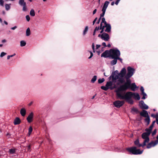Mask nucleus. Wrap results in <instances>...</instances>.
Masks as SVG:
<instances>
[{
    "label": "nucleus",
    "mask_w": 158,
    "mask_h": 158,
    "mask_svg": "<svg viewBox=\"0 0 158 158\" xmlns=\"http://www.w3.org/2000/svg\"><path fill=\"white\" fill-rule=\"evenodd\" d=\"M140 114L141 116L145 118L149 116L148 112L145 110H143L140 113Z\"/></svg>",
    "instance_id": "nucleus-15"
},
{
    "label": "nucleus",
    "mask_w": 158,
    "mask_h": 158,
    "mask_svg": "<svg viewBox=\"0 0 158 158\" xmlns=\"http://www.w3.org/2000/svg\"><path fill=\"white\" fill-rule=\"evenodd\" d=\"M127 150L134 155L141 154L143 151V150L141 151L139 149H137L136 147L135 146L127 148Z\"/></svg>",
    "instance_id": "nucleus-6"
},
{
    "label": "nucleus",
    "mask_w": 158,
    "mask_h": 158,
    "mask_svg": "<svg viewBox=\"0 0 158 158\" xmlns=\"http://www.w3.org/2000/svg\"><path fill=\"white\" fill-rule=\"evenodd\" d=\"M17 28V27L16 26H15L13 27H12L11 28V29L12 30H14L15 29H16Z\"/></svg>",
    "instance_id": "nucleus-56"
},
{
    "label": "nucleus",
    "mask_w": 158,
    "mask_h": 158,
    "mask_svg": "<svg viewBox=\"0 0 158 158\" xmlns=\"http://www.w3.org/2000/svg\"><path fill=\"white\" fill-rule=\"evenodd\" d=\"M97 19V18H96L93 22V25H94Z\"/></svg>",
    "instance_id": "nucleus-52"
},
{
    "label": "nucleus",
    "mask_w": 158,
    "mask_h": 158,
    "mask_svg": "<svg viewBox=\"0 0 158 158\" xmlns=\"http://www.w3.org/2000/svg\"><path fill=\"white\" fill-rule=\"evenodd\" d=\"M26 19L27 20L28 22L30 21V18L29 15H27L26 16Z\"/></svg>",
    "instance_id": "nucleus-43"
},
{
    "label": "nucleus",
    "mask_w": 158,
    "mask_h": 158,
    "mask_svg": "<svg viewBox=\"0 0 158 158\" xmlns=\"http://www.w3.org/2000/svg\"><path fill=\"white\" fill-rule=\"evenodd\" d=\"M88 30V27L86 26L85 27L83 33V35L84 36L86 34Z\"/></svg>",
    "instance_id": "nucleus-26"
},
{
    "label": "nucleus",
    "mask_w": 158,
    "mask_h": 158,
    "mask_svg": "<svg viewBox=\"0 0 158 158\" xmlns=\"http://www.w3.org/2000/svg\"><path fill=\"white\" fill-rule=\"evenodd\" d=\"M97 79V76L95 75L94 76L91 80V82L92 83H94L96 80Z\"/></svg>",
    "instance_id": "nucleus-29"
},
{
    "label": "nucleus",
    "mask_w": 158,
    "mask_h": 158,
    "mask_svg": "<svg viewBox=\"0 0 158 158\" xmlns=\"http://www.w3.org/2000/svg\"><path fill=\"white\" fill-rule=\"evenodd\" d=\"M131 112L133 114H137L140 113L139 111L137 108L134 107H133L131 108Z\"/></svg>",
    "instance_id": "nucleus-18"
},
{
    "label": "nucleus",
    "mask_w": 158,
    "mask_h": 158,
    "mask_svg": "<svg viewBox=\"0 0 158 158\" xmlns=\"http://www.w3.org/2000/svg\"><path fill=\"white\" fill-rule=\"evenodd\" d=\"M118 96L122 100H125L128 103L131 104H133V101L132 99V98L133 97L135 99L139 100L140 97L138 93H132L131 92H127L126 93L124 96L118 93Z\"/></svg>",
    "instance_id": "nucleus-2"
},
{
    "label": "nucleus",
    "mask_w": 158,
    "mask_h": 158,
    "mask_svg": "<svg viewBox=\"0 0 158 158\" xmlns=\"http://www.w3.org/2000/svg\"><path fill=\"white\" fill-rule=\"evenodd\" d=\"M137 88V87L135 83H132L130 87V88H131L132 90L133 91H135Z\"/></svg>",
    "instance_id": "nucleus-21"
},
{
    "label": "nucleus",
    "mask_w": 158,
    "mask_h": 158,
    "mask_svg": "<svg viewBox=\"0 0 158 158\" xmlns=\"http://www.w3.org/2000/svg\"><path fill=\"white\" fill-rule=\"evenodd\" d=\"M33 102H31L29 103L28 104V105L29 106H31L33 103Z\"/></svg>",
    "instance_id": "nucleus-62"
},
{
    "label": "nucleus",
    "mask_w": 158,
    "mask_h": 158,
    "mask_svg": "<svg viewBox=\"0 0 158 158\" xmlns=\"http://www.w3.org/2000/svg\"><path fill=\"white\" fill-rule=\"evenodd\" d=\"M118 76L115 75L114 73H112L111 75L108 78L109 80L111 81L107 82L105 86H102L101 89L105 91H107L109 89L112 90L117 88V87L124 83V79H118Z\"/></svg>",
    "instance_id": "nucleus-1"
},
{
    "label": "nucleus",
    "mask_w": 158,
    "mask_h": 158,
    "mask_svg": "<svg viewBox=\"0 0 158 158\" xmlns=\"http://www.w3.org/2000/svg\"><path fill=\"white\" fill-rule=\"evenodd\" d=\"M126 69L124 68L122 69L120 72L118 73V70L115 71L113 73H114L115 75L118 76V79L122 78L124 79L123 77H124L126 74Z\"/></svg>",
    "instance_id": "nucleus-8"
},
{
    "label": "nucleus",
    "mask_w": 158,
    "mask_h": 158,
    "mask_svg": "<svg viewBox=\"0 0 158 158\" xmlns=\"http://www.w3.org/2000/svg\"><path fill=\"white\" fill-rule=\"evenodd\" d=\"M92 49L93 50V52H95V51L94 45V43H93L92 44Z\"/></svg>",
    "instance_id": "nucleus-47"
},
{
    "label": "nucleus",
    "mask_w": 158,
    "mask_h": 158,
    "mask_svg": "<svg viewBox=\"0 0 158 158\" xmlns=\"http://www.w3.org/2000/svg\"><path fill=\"white\" fill-rule=\"evenodd\" d=\"M102 45L104 47H107V45H106V44L105 43V42H103L102 44Z\"/></svg>",
    "instance_id": "nucleus-57"
},
{
    "label": "nucleus",
    "mask_w": 158,
    "mask_h": 158,
    "mask_svg": "<svg viewBox=\"0 0 158 158\" xmlns=\"http://www.w3.org/2000/svg\"><path fill=\"white\" fill-rule=\"evenodd\" d=\"M126 79V82L125 83L130 88V86L131 85V81L130 79Z\"/></svg>",
    "instance_id": "nucleus-24"
},
{
    "label": "nucleus",
    "mask_w": 158,
    "mask_h": 158,
    "mask_svg": "<svg viewBox=\"0 0 158 158\" xmlns=\"http://www.w3.org/2000/svg\"><path fill=\"white\" fill-rule=\"evenodd\" d=\"M32 128L31 127H30L29 128L28 134L30 135L32 131Z\"/></svg>",
    "instance_id": "nucleus-36"
},
{
    "label": "nucleus",
    "mask_w": 158,
    "mask_h": 158,
    "mask_svg": "<svg viewBox=\"0 0 158 158\" xmlns=\"http://www.w3.org/2000/svg\"><path fill=\"white\" fill-rule=\"evenodd\" d=\"M113 60H111L110 62V64L111 65L113 66L116 64L117 61V59L116 58H111Z\"/></svg>",
    "instance_id": "nucleus-23"
},
{
    "label": "nucleus",
    "mask_w": 158,
    "mask_h": 158,
    "mask_svg": "<svg viewBox=\"0 0 158 158\" xmlns=\"http://www.w3.org/2000/svg\"><path fill=\"white\" fill-rule=\"evenodd\" d=\"M120 0H117L115 2V4H116V5H118Z\"/></svg>",
    "instance_id": "nucleus-58"
},
{
    "label": "nucleus",
    "mask_w": 158,
    "mask_h": 158,
    "mask_svg": "<svg viewBox=\"0 0 158 158\" xmlns=\"http://www.w3.org/2000/svg\"><path fill=\"white\" fill-rule=\"evenodd\" d=\"M110 57V55H109V52L108 51H105L101 54V57H103L105 58H107L108 57Z\"/></svg>",
    "instance_id": "nucleus-17"
},
{
    "label": "nucleus",
    "mask_w": 158,
    "mask_h": 158,
    "mask_svg": "<svg viewBox=\"0 0 158 158\" xmlns=\"http://www.w3.org/2000/svg\"><path fill=\"white\" fill-rule=\"evenodd\" d=\"M110 2L108 1H106L104 2L102 7V10H106Z\"/></svg>",
    "instance_id": "nucleus-19"
},
{
    "label": "nucleus",
    "mask_w": 158,
    "mask_h": 158,
    "mask_svg": "<svg viewBox=\"0 0 158 158\" xmlns=\"http://www.w3.org/2000/svg\"><path fill=\"white\" fill-rule=\"evenodd\" d=\"M106 11V10H103L102 9V13L100 15V17L101 18L102 17H103L105 15Z\"/></svg>",
    "instance_id": "nucleus-39"
},
{
    "label": "nucleus",
    "mask_w": 158,
    "mask_h": 158,
    "mask_svg": "<svg viewBox=\"0 0 158 158\" xmlns=\"http://www.w3.org/2000/svg\"><path fill=\"white\" fill-rule=\"evenodd\" d=\"M26 5H24L23 6V10L24 11H26L27 10V9L26 6Z\"/></svg>",
    "instance_id": "nucleus-42"
},
{
    "label": "nucleus",
    "mask_w": 158,
    "mask_h": 158,
    "mask_svg": "<svg viewBox=\"0 0 158 158\" xmlns=\"http://www.w3.org/2000/svg\"><path fill=\"white\" fill-rule=\"evenodd\" d=\"M101 17H100L99 19H98V21H97V22H96V23L97 24H98L99 23H100V22L101 20Z\"/></svg>",
    "instance_id": "nucleus-55"
},
{
    "label": "nucleus",
    "mask_w": 158,
    "mask_h": 158,
    "mask_svg": "<svg viewBox=\"0 0 158 158\" xmlns=\"http://www.w3.org/2000/svg\"><path fill=\"white\" fill-rule=\"evenodd\" d=\"M140 91L141 92V93L144 92V89L143 87V86H141L140 88Z\"/></svg>",
    "instance_id": "nucleus-46"
},
{
    "label": "nucleus",
    "mask_w": 158,
    "mask_h": 158,
    "mask_svg": "<svg viewBox=\"0 0 158 158\" xmlns=\"http://www.w3.org/2000/svg\"><path fill=\"white\" fill-rule=\"evenodd\" d=\"M101 23H104V25L107 24L106 22V21L104 17L102 19Z\"/></svg>",
    "instance_id": "nucleus-38"
},
{
    "label": "nucleus",
    "mask_w": 158,
    "mask_h": 158,
    "mask_svg": "<svg viewBox=\"0 0 158 158\" xmlns=\"http://www.w3.org/2000/svg\"><path fill=\"white\" fill-rule=\"evenodd\" d=\"M157 144V141H152L147 144V148L148 149L152 147H154Z\"/></svg>",
    "instance_id": "nucleus-11"
},
{
    "label": "nucleus",
    "mask_w": 158,
    "mask_h": 158,
    "mask_svg": "<svg viewBox=\"0 0 158 158\" xmlns=\"http://www.w3.org/2000/svg\"><path fill=\"white\" fill-rule=\"evenodd\" d=\"M145 131L146 132L143 133L141 135L142 138L144 139L143 142V146L146 145L147 143L149 142V136L152 132L148 128H146Z\"/></svg>",
    "instance_id": "nucleus-3"
},
{
    "label": "nucleus",
    "mask_w": 158,
    "mask_h": 158,
    "mask_svg": "<svg viewBox=\"0 0 158 158\" xmlns=\"http://www.w3.org/2000/svg\"><path fill=\"white\" fill-rule=\"evenodd\" d=\"M102 40L106 41H108L110 39L109 35L103 32L102 34Z\"/></svg>",
    "instance_id": "nucleus-10"
},
{
    "label": "nucleus",
    "mask_w": 158,
    "mask_h": 158,
    "mask_svg": "<svg viewBox=\"0 0 158 158\" xmlns=\"http://www.w3.org/2000/svg\"><path fill=\"white\" fill-rule=\"evenodd\" d=\"M34 114L32 112H31L28 115L27 117V122L29 123H30L32 122L33 120V117Z\"/></svg>",
    "instance_id": "nucleus-14"
},
{
    "label": "nucleus",
    "mask_w": 158,
    "mask_h": 158,
    "mask_svg": "<svg viewBox=\"0 0 158 158\" xmlns=\"http://www.w3.org/2000/svg\"><path fill=\"white\" fill-rule=\"evenodd\" d=\"M117 60H119L121 63H123V59L122 58H120V57H118L117 58Z\"/></svg>",
    "instance_id": "nucleus-50"
},
{
    "label": "nucleus",
    "mask_w": 158,
    "mask_h": 158,
    "mask_svg": "<svg viewBox=\"0 0 158 158\" xmlns=\"http://www.w3.org/2000/svg\"><path fill=\"white\" fill-rule=\"evenodd\" d=\"M31 34V31L29 28H28L26 31V35L27 36H29Z\"/></svg>",
    "instance_id": "nucleus-27"
},
{
    "label": "nucleus",
    "mask_w": 158,
    "mask_h": 158,
    "mask_svg": "<svg viewBox=\"0 0 158 158\" xmlns=\"http://www.w3.org/2000/svg\"><path fill=\"white\" fill-rule=\"evenodd\" d=\"M134 143L135 145L138 147H142L143 148L145 146H143V144L140 143L139 140L138 139H137L135 142Z\"/></svg>",
    "instance_id": "nucleus-16"
},
{
    "label": "nucleus",
    "mask_w": 158,
    "mask_h": 158,
    "mask_svg": "<svg viewBox=\"0 0 158 158\" xmlns=\"http://www.w3.org/2000/svg\"><path fill=\"white\" fill-rule=\"evenodd\" d=\"M103 26H102V23H101L100 29H102V28H103Z\"/></svg>",
    "instance_id": "nucleus-53"
},
{
    "label": "nucleus",
    "mask_w": 158,
    "mask_h": 158,
    "mask_svg": "<svg viewBox=\"0 0 158 158\" xmlns=\"http://www.w3.org/2000/svg\"><path fill=\"white\" fill-rule=\"evenodd\" d=\"M135 69L130 66H128L127 68V73L125 76L126 79H130L135 73Z\"/></svg>",
    "instance_id": "nucleus-7"
},
{
    "label": "nucleus",
    "mask_w": 158,
    "mask_h": 158,
    "mask_svg": "<svg viewBox=\"0 0 158 158\" xmlns=\"http://www.w3.org/2000/svg\"><path fill=\"white\" fill-rule=\"evenodd\" d=\"M99 29H100V27H95V29H94V31H98V30H99Z\"/></svg>",
    "instance_id": "nucleus-49"
},
{
    "label": "nucleus",
    "mask_w": 158,
    "mask_h": 158,
    "mask_svg": "<svg viewBox=\"0 0 158 158\" xmlns=\"http://www.w3.org/2000/svg\"><path fill=\"white\" fill-rule=\"evenodd\" d=\"M103 27L104 28L105 27H106V29L105 30V32H109L111 31V26L110 24L107 23L106 24L103 26Z\"/></svg>",
    "instance_id": "nucleus-13"
},
{
    "label": "nucleus",
    "mask_w": 158,
    "mask_h": 158,
    "mask_svg": "<svg viewBox=\"0 0 158 158\" xmlns=\"http://www.w3.org/2000/svg\"><path fill=\"white\" fill-rule=\"evenodd\" d=\"M156 123L158 125V114L156 115Z\"/></svg>",
    "instance_id": "nucleus-48"
},
{
    "label": "nucleus",
    "mask_w": 158,
    "mask_h": 158,
    "mask_svg": "<svg viewBox=\"0 0 158 158\" xmlns=\"http://www.w3.org/2000/svg\"><path fill=\"white\" fill-rule=\"evenodd\" d=\"M97 10L96 9H95L93 12V14H94L96 12Z\"/></svg>",
    "instance_id": "nucleus-61"
},
{
    "label": "nucleus",
    "mask_w": 158,
    "mask_h": 158,
    "mask_svg": "<svg viewBox=\"0 0 158 158\" xmlns=\"http://www.w3.org/2000/svg\"><path fill=\"white\" fill-rule=\"evenodd\" d=\"M27 150L28 151H30V149H31V146L30 145H28L27 146Z\"/></svg>",
    "instance_id": "nucleus-54"
},
{
    "label": "nucleus",
    "mask_w": 158,
    "mask_h": 158,
    "mask_svg": "<svg viewBox=\"0 0 158 158\" xmlns=\"http://www.w3.org/2000/svg\"><path fill=\"white\" fill-rule=\"evenodd\" d=\"M155 122H156L155 121H153L152 123V124L149 127V128H147L148 129H149V130L152 131V128H153V126H154V124Z\"/></svg>",
    "instance_id": "nucleus-28"
},
{
    "label": "nucleus",
    "mask_w": 158,
    "mask_h": 158,
    "mask_svg": "<svg viewBox=\"0 0 158 158\" xmlns=\"http://www.w3.org/2000/svg\"><path fill=\"white\" fill-rule=\"evenodd\" d=\"M20 45L21 47H23L25 46L26 44V42L23 40H22L20 42Z\"/></svg>",
    "instance_id": "nucleus-33"
},
{
    "label": "nucleus",
    "mask_w": 158,
    "mask_h": 158,
    "mask_svg": "<svg viewBox=\"0 0 158 158\" xmlns=\"http://www.w3.org/2000/svg\"><path fill=\"white\" fill-rule=\"evenodd\" d=\"M100 47L101 45L99 44H97L96 46V49H98Z\"/></svg>",
    "instance_id": "nucleus-51"
},
{
    "label": "nucleus",
    "mask_w": 158,
    "mask_h": 158,
    "mask_svg": "<svg viewBox=\"0 0 158 158\" xmlns=\"http://www.w3.org/2000/svg\"><path fill=\"white\" fill-rule=\"evenodd\" d=\"M21 120L18 117H16L14 120V123L15 125H18L20 123Z\"/></svg>",
    "instance_id": "nucleus-20"
},
{
    "label": "nucleus",
    "mask_w": 158,
    "mask_h": 158,
    "mask_svg": "<svg viewBox=\"0 0 158 158\" xmlns=\"http://www.w3.org/2000/svg\"><path fill=\"white\" fill-rule=\"evenodd\" d=\"M124 103L123 101L117 100L113 102V104L116 107L119 108L122 106Z\"/></svg>",
    "instance_id": "nucleus-9"
},
{
    "label": "nucleus",
    "mask_w": 158,
    "mask_h": 158,
    "mask_svg": "<svg viewBox=\"0 0 158 158\" xmlns=\"http://www.w3.org/2000/svg\"><path fill=\"white\" fill-rule=\"evenodd\" d=\"M120 86L118 88V90L116 91V95L120 99H121L118 95V94L119 93L121 95L123 96H124L126 93H121L120 92L121 91H125L127 90L128 89L130 88L129 87L126 85L125 83L123 85H120Z\"/></svg>",
    "instance_id": "nucleus-5"
},
{
    "label": "nucleus",
    "mask_w": 158,
    "mask_h": 158,
    "mask_svg": "<svg viewBox=\"0 0 158 158\" xmlns=\"http://www.w3.org/2000/svg\"><path fill=\"white\" fill-rule=\"evenodd\" d=\"M10 5H11V4H6L5 5L6 9V10H8L10 9Z\"/></svg>",
    "instance_id": "nucleus-32"
},
{
    "label": "nucleus",
    "mask_w": 158,
    "mask_h": 158,
    "mask_svg": "<svg viewBox=\"0 0 158 158\" xmlns=\"http://www.w3.org/2000/svg\"><path fill=\"white\" fill-rule=\"evenodd\" d=\"M146 118L144 120L146 123H147V125H148L150 122V120L149 116L146 117Z\"/></svg>",
    "instance_id": "nucleus-25"
},
{
    "label": "nucleus",
    "mask_w": 158,
    "mask_h": 158,
    "mask_svg": "<svg viewBox=\"0 0 158 158\" xmlns=\"http://www.w3.org/2000/svg\"><path fill=\"white\" fill-rule=\"evenodd\" d=\"M26 110L24 108H22L20 111V113L23 116H24L26 114Z\"/></svg>",
    "instance_id": "nucleus-22"
},
{
    "label": "nucleus",
    "mask_w": 158,
    "mask_h": 158,
    "mask_svg": "<svg viewBox=\"0 0 158 158\" xmlns=\"http://www.w3.org/2000/svg\"><path fill=\"white\" fill-rule=\"evenodd\" d=\"M15 54L14 53L13 55L8 56H7V59L9 60L10 59V57H12L15 55Z\"/></svg>",
    "instance_id": "nucleus-41"
},
{
    "label": "nucleus",
    "mask_w": 158,
    "mask_h": 158,
    "mask_svg": "<svg viewBox=\"0 0 158 158\" xmlns=\"http://www.w3.org/2000/svg\"><path fill=\"white\" fill-rule=\"evenodd\" d=\"M110 53V57L111 58H117L120 56V52L119 50L117 48L111 49L109 51Z\"/></svg>",
    "instance_id": "nucleus-4"
},
{
    "label": "nucleus",
    "mask_w": 158,
    "mask_h": 158,
    "mask_svg": "<svg viewBox=\"0 0 158 158\" xmlns=\"http://www.w3.org/2000/svg\"><path fill=\"white\" fill-rule=\"evenodd\" d=\"M6 40L5 39L3 40L2 41V43H5L6 42Z\"/></svg>",
    "instance_id": "nucleus-60"
},
{
    "label": "nucleus",
    "mask_w": 158,
    "mask_h": 158,
    "mask_svg": "<svg viewBox=\"0 0 158 158\" xmlns=\"http://www.w3.org/2000/svg\"><path fill=\"white\" fill-rule=\"evenodd\" d=\"M139 106L142 109L147 110L148 108V106L144 103L143 101L139 102Z\"/></svg>",
    "instance_id": "nucleus-12"
},
{
    "label": "nucleus",
    "mask_w": 158,
    "mask_h": 158,
    "mask_svg": "<svg viewBox=\"0 0 158 158\" xmlns=\"http://www.w3.org/2000/svg\"><path fill=\"white\" fill-rule=\"evenodd\" d=\"M4 1L3 0H0V6H3Z\"/></svg>",
    "instance_id": "nucleus-45"
},
{
    "label": "nucleus",
    "mask_w": 158,
    "mask_h": 158,
    "mask_svg": "<svg viewBox=\"0 0 158 158\" xmlns=\"http://www.w3.org/2000/svg\"><path fill=\"white\" fill-rule=\"evenodd\" d=\"M6 54V53L4 52H2L1 53L0 57H2L4 56H5Z\"/></svg>",
    "instance_id": "nucleus-40"
},
{
    "label": "nucleus",
    "mask_w": 158,
    "mask_h": 158,
    "mask_svg": "<svg viewBox=\"0 0 158 158\" xmlns=\"http://www.w3.org/2000/svg\"><path fill=\"white\" fill-rule=\"evenodd\" d=\"M105 80L104 78H102V79L100 78L98 80V83L100 84L101 83L105 81Z\"/></svg>",
    "instance_id": "nucleus-37"
},
{
    "label": "nucleus",
    "mask_w": 158,
    "mask_h": 158,
    "mask_svg": "<svg viewBox=\"0 0 158 158\" xmlns=\"http://www.w3.org/2000/svg\"><path fill=\"white\" fill-rule=\"evenodd\" d=\"M30 14L31 16H34L35 15L34 10L33 9H31L30 11Z\"/></svg>",
    "instance_id": "nucleus-34"
},
{
    "label": "nucleus",
    "mask_w": 158,
    "mask_h": 158,
    "mask_svg": "<svg viewBox=\"0 0 158 158\" xmlns=\"http://www.w3.org/2000/svg\"><path fill=\"white\" fill-rule=\"evenodd\" d=\"M101 29L102 30H101V31L100 33H102L103 32V31H104V27H103V28H102V29Z\"/></svg>",
    "instance_id": "nucleus-63"
},
{
    "label": "nucleus",
    "mask_w": 158,
    "mask_h": 158,
    "mask_svg": "<svg viewBox=\"0 0 158 158\" xmlns=\"http://www.w3.org/2000/svg\"><path fill=\"white\" fill-rule=\"evenodd\" d=\"M156 129H155L153 131V132L152 133V136H153L154 135H155L156 134Z\"/></svg>",
    "instance_id": "nucleus-44"
},
{
    "label": "nucleus",
    "mask_w": 158,
    "mask_h": 158,
    "mask_svg": "<svg viewBox=\"0 0 158 158\" xmlns=\"http://www.w3.org/2000/svg\"><path fill=\"white\" fill-rule=\"evenodd\" d=\"M15 149L13 148L10 149L9 151V152L10 154H14L15 153Z\"/></svg>",
    "instance_id": "nucleus-30"
},
{
    "label": "nucleus",
    "mask_w": 158,
    "mask_h": 158,
    "mask_svg": "<svg viewBox=\"0 0 158 158\" xmlns=\"http://www.w3.org/2000/svg\"><path fill=\"white\" fill-rule=\"evenodd\" d=\"M141 94L143 96L142 98V99H145L146 98L147 96V94L143 92L141 93Z\"/></svg>",
    "instance_id": "nucleus-35"
},
{
    "label": "nucleus",
    "mask_w": 158,
    "mask_h": 158,
    "mask_svg": "<svg viewBox=\"0 0 158 158\" xmlns=\"http://www.w3.org/2000/svg\"><path fill=\"white\" fill-rule=\"evenodd\" d=\"M89 52L90 54V56H93V53L91 51H89Z\"/></svg>",
    "instance_id": "nucleus-64"
},
{
    "label": "nucleus",
    "mask_w": 158,
    "mask_h": 158,
    "mask_svg": "<svg viewBox=\"0 0 158 158\" xmlns=\"http://www.w3.org/2000/svg\"><path fill=\"white\" fill-rule=\"evenodd\" d=\"M10 134H9V133H7L6 134V136L8 138L10 137Z\"/></svg>",
    "instance_id": "nucleus-59"
},
{
    "label": "nucleus",
    "mask_w": 158,
    "mask_h": 158,
    "mask_svg": "<svg viewBox=\"0 0 158 158\" xmlns=\"http://www.w3.org/2000/svg\"><path fill=\"white\" fill-rule=\"evenodd\" d=\"M19 4L21 6L24 5H26V2H24V0H19Z\"/></svg>",
    "instance_id": "nucleus-31"
}]
</instances>
